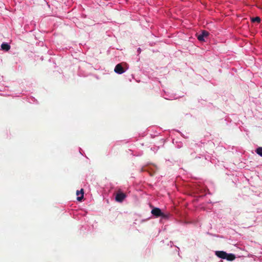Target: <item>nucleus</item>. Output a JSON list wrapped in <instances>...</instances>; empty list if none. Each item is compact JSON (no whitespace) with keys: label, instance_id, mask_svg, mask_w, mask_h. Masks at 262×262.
<instances>
[{"label":"nucleus","instance_id":"1","mask_svg":"<svg viewBox=\"0 0 262 262\" xmlns=\"http://www.w3.org/2000/svg\"><path fill=\"white\" fill-rule=\"evenodd\" d=\"M209 32L206 30H203L201 33H197L196 36L198 39L200 41H205V38H206L209 35Z\"/></svg>","mask_w":262,"mask_h":262},{"label":"nucleus","instance_id":"2","mask_svg":"<svg viewBox=\"0 0 262 262\" xmlns=\"http://www.w3.org/2000/svg\"><path fill=\"white\" fill-rule=\"evenodd\" d=\"M126 195L125 193L121 192H118L116 194L115 200L118 202H122L126 198Z\"/></svg>","mask_w":262,"mask_h":262},{"label":"nucleus","instance_id":"9","mask_svg":"<svg viewBox=\"0 0 262 262\" xmlns=\"http://www.w3.org/2000/svg\"><path fill=\"white\" fill-rule=\"evenodd\" d=\"M251 20L252 23L257 22L258 23H259L260 22L261 19L259 17L257 16L255 17L251 18Z\"/></svg>","mask_w":262,"mask_h":262},{"label":"nucleus","instance_id":"10","mask_svg":"<svg viewBox=\"0 0 262 262\" xmlns=\"http://www.w3.org/2000/svg\"><path fill=\"white\" fill-rule=\"evenodd\" d=\"M255 151L258 155L262 157V147H258Z\"/></svg>","mask_w":262,"mask_h":262},{"label":"nucleus","instance_id":"5","mask_svg":"<svg viewBox=\"0 0 262 262\" xmlns=\"http://www.w3.org/2000/svg\"><path fill=\"white\" fill-rule=\"evenodd\" d=\"M215 255L219 258L225 259L227 253L223 251H217L215 252Z\"/></svg>","mask_w":262,"mask_h":262},{"label":"nucleus","instance_id":"4","mask_svg":"<svg viewBox=\"0 0 262 262\" xmlns=\"http://www.w3.org/2000/svg\"><path fill=\"white\" fill-rule=\"evenodd\" d=\"M114 71L116 73H118L119 74H121L125 72L123 68L122 67L121 64H120V63L117 64L116 66L115 69H114Z\"/></svg>","mask_w":262,"mask_h":262},{"label":"nucleus","instance_id":"6","mask_svg":"<svg viewBox=\"0 0 262 262\" xmlns=\"http://www.w3.org/2000/svg\"><path fill=\"white\" fill-rule=\"evenodd\" d=\"M83 193H84V192H83V189H81L80 190V191H78V190L77 191V192H76L77 195L78 196L80 194H81V196H78L77 198V199L78 201H81L82 200V199L83 198Z\"/></svg>","mask_w":262,"mask_h":262},{"label":"nucleus","instance_id":"8","mask_svg":"<svg viewBox=\"0 0 262 262\" xmlns=\"http://www.w3.org/2000/svg\"><path fill=\"white\" fill-rule=\"evenodd\" d=\"M1 48L3 50L8 51L10 49V46L7 43H3L1 45Z\"/></svg>","mask_w":262,"mask_h":262},{"label":"nucleus","instance_id":"7","mask_svg":"<svg viewBox=\"0 0 262 262\" xmlns=\"http://www.w3.org/2000/svg\"><path fill=\"white\" fill-rule=\"evenodd\" d=\"M235 258V256L232 253L228 254L227 253V255L226 256L225 259H227L229 261H232L234 260Z\"/></svg>","mask_w":262,"mask_h":262},{"label":"nucleus","instance_id":"3","mask_svg":"<svg viewBox=\"0 0 262 262\" xmlns=\"http://www.w3.org/2000/svg\"><path fill=\"white\" fill-rule=\"evenodd\" d=\"M151 213L156 217L164 216V214L162 212L160 209L158 208H154L151 210Z\"/></svg>","mask_w":262,"mask_h":262}]
</instances>
